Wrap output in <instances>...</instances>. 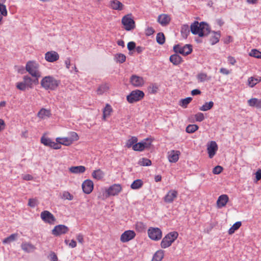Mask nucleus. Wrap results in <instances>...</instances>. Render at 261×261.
I'll return each instance as SVG.
<instances>
[{
  "label": "nucleus",
  "mask_w": 261,
  "mask_h": 261,
  "mask_svg": "<svg viewBox=\"0 0 261 261\" xmlns=\"http://www.w3.org/2000/svg\"><path fill=\"white\" fill-rule=\"evenodd\" d=\"M190 31L193 34L202 37L208 35L211 32V29L205 22L195 21L191 24Z\"/></svg>",
  "instance_id": "nucleus-1"
},
{
  "label": "nucleus",
  "mask_w": 261,
  "mask_h": 261,
  "mask_svg": "<svg viewBox=\"0 0 261 261\" xmlns=\"http://www.w3.org/2000/svg\"><path fill=\"white\" fill-rule=\"evenodd\" d=\"M60 81L51 75L46 76L41 80V87L46 90L54 91L59 87Z\"/></svg>",
  "instance_id": "nucleus-2"
},
{
  "label": "nucleus",
  "mask_w": 261,
  "mask_h": 261,
  "mask_svg": "<svg viewBox=\"0 0 261 261\" xmlns=\"http://www.w3.org/2000/svg\"><path fill=\"white\" fill-rule=\"evenodd\" d=\"M39 65L35 61H30L26 64V70L33 77H35L37 81H38V79L41 76V72L39 71Z\"/></svg>",
  "instance_id": "nucleus-3"
},
{
  "label": "nucleus",
  "mask_w": 261,
  "mask_h": 261,
  "mask_svg": "<svg viewBox=\"0 0 261 261\" xmlns=\"http://www.w3.org/2000/svg\"><path fill=\"white\" fill-rule=\"evenodd\" d=\"M178 233L176 231H172L166 234L162 239L161 246L162 248L170 247L177 238Z\"/></svg>",
  "instance_id": "nucleus-4"
},
{
  "label": "nucleus",
  "mask_w": 261,
  "mask_h": 261,
  "mask_svg": "<svg viewBox=\"0 0 261 261\" xmlns=\"http://www.w3.org/2000/svg\"><path fill=\"white\" fill-rule=\"evenodd\" d=\"M144 93L140 90L132 91L129 95L126 96V99L129 103H133L141 100L144 97Z\"/></svg>",
  "instance_id": "nucleus-5"
},
{
  "label": "nucleus",
  "mask_w": 261,
  "mask_h": 261,
  "mask_svg": "<svg viewBox=\"0 0 261 261\" xmlns=\"http://www.w3.org/2000/svg\"><path fill=\"white\" fill-rule=\"evenodd\" d=\"M174 51L176 54H180L183 56L190 54L192 51V46L190 44H177L173 47Z\"/></svg>",
  "instance_id": "nucleus-6"
},
{
  "label": "nucleus",
  "mask_w": 261,
  "mask_h": 261,
  "mask_svg": "<svg viewBox=\"0 0 261 261\" xmlns=\"http://www.w3.org/2000/svg\"><path fill=\"white\" fill-rule=\"evenodd\" d=\"M121 22L126 31H131L135 28V22L130 14L124 16L122 18Z\"/></svg>",
  "instance_id": "nucleus-7"
},
{
  "label": "nucleus",
  "mask_w": 261,
  "mask_h": 261,
  "mask_svg": "<svg viewBox=\"0 0 261 261\" xmlns=\"http://www.w3.org/2000/svg\"><path fill=\"white\" fill-rule=\"evenodd\" d=\"M148 235L152 240L158 241L162 238V232L159 228L150 227L148 230Z\"/></svg>",
  "instance_id": "nucleus-8"
},
{
  "label": "nucleus",
  "mask_w": 261,
  "mask_h": 261,
  "mask_svg": "<svg viewBox=\"0 0 261 261\" xmlns=\"http://www.w3.org/2000/svg\"><path fill=\"white\" fill-rule=\"evenodd\" d=\"M42 220L45 223L53 224L56 221L54 216L48 211H44L40 214Z\"/></svg>",
  "instance_id": "nucleus-9"
},
{
  "label": "nucleus",
  "mask_w": 261,
  "mask_h": 261,
  "mask_svg": "<svg viewBox=\"0 0 261 261\" xmlns=\"http://www.w3.org/2000/svg\"><path fill=\"white\" fill-rule=\"evenodd\" d=\"M41 142L44 145L49 146L55 149H59L61 148V146L60 143H58L57 141L56 142L53 141L51 139L48 138L42 137L41 138Z\"/></svg>",
  "instance_id": "nucleus-10"
},
{
  "label": "nucleus",
  "mask_w": 261,
  "mask_h": 261,
  "mask_svg": "<svg viewBox=\"0 0 261 261\" xmlns=\"http://www.w3.org/2000/svg\"><path fill=\"white\" fill-rule=\"evenodd\" d=\"M69 231L67 226L64 225H56L52 230V234L55 236H59L61 234H65Z\"/></svg>",
  "instance_id": "nucleus-11"
},
{
  "label": "nucleus",
  "mask_w": 261,
  "mask_h": 261,
  "mask_svg": "<svg viewBox=\"0 0 261 261\" xmlns=\"http://www.w3.org/2000/svg\"><path fill=\"white\" fill-rule=\"evenodd\" d=\"M130 83L135 87H141L144 84V80L141 76L134 74L130 77Z\"/></svg>",
  "instance_id": "nucleus-12"
},
{
  "label": "nucleus",
  "mask_w": 261,
  "mask_h": 261,
  "mask_svg": "<svg viewBox=\"0 0 261 261\" xmlns=\"http://www.w3.org/2000/svg\"><path fill=\"white\" fill-rule=\"evenodd\" d=\"M121 190L122 187L120 184H114L110 186L106 191L109 196H115L117 195Z\"/></svg>",
  "instance_id": "nucleus-13"
},
{
  "label": "nucleus",
  "mask_w": 261,
  "mask_h": 261,
  "mask_svg": "<svg viewBox=\"0 0 261 261\" xmlns=\"http://www.w3.org/2000/svg\"><path fill=\"white\" fill-rule=\"evenodd\" d=\"M177 195L178 192L177 191L171 190L164 196V201L167 203H171L177 197Z\"/></svg>",
  "instance_id": "nucleus-14"
},
{
  "label": "nucleus",
  "mask_w": 261,
  "mask_h": 261,
  "mask_svg": "<svg viewBox=\"0 0 261 261\" xmlns=\"http://www.w3.org/2000/svg\"><path fill=\"white\" fill-rule=\"evenodd\" d=\"M136 236V233L133 230L125 231L121 236L120 241L123 242H127L134 239Z\"/></svg>",
  "instance_id": "nucleus-15"
},
{
  "label": "nucleus",
  "mask_w": 261,
  "mask_h": 261,
  "mask_svg": "<svg viewBox=\"0 0 261 261\" xmlns=\"http://www.w3.org/2000/svg\"><path fill=\"white\" fill-rule=\"evenodd\" d=\"M59 59V55L55 51H47L45 54V59L48 62H54Z\"/></svg>",
  "instance_id": "nucleus-16"
},
{
  "label": "nucleus",
  "mask_w": 261,
  "mask_h": 261,
  "mask_svg": "<svg viewBox=\"0 0 261 261\" xmlns=\"http://www.w3.org/2000/svg\"><path fill=\"white\" fill-rule=\"evenodd\" d=\"M124 7V5L118 0H111L109 3V7L114 10L121 11Z\"/></svg>",
  "instance_id": "nucleus-17"
},
{
  "label": "nucleus",
  "mask_w": 261,
  "mask_h": 261,
  "mask_svg": "<svg viewBox=\"0 0 261 261\" xmlns=\"http://www.w3.org/2000/svg\"><path fill=\"white\" fill-rule=\"evenodd\" d=\"M83 192L86 194H90L93 189V183L92 180L87 179L82 184Z\"/></svg>",
  "instance_id": "nucleus-18"
},
{
  "label": "nucleus",
  "mask_w": 261,
  "mask_h": 261,
  "mask_svg": "<svg viewBox=\"0 0 261 261\" xmlns=\"http://www.w3.org/2000/svg\"><path fill=\"white\" fill-rule=\"evenodd\" d=\"M229 200L228 196L223 194L220 195L217 201L216 206L218 208H221L225 206Z\"/></svg>",
  "instance_id": "nucleus-19"
},
{
  "label": "nucleus",
  "mask_w": 261,
  "mask_h": 261,
  "mask_svg": "<svg viewBox=\"0 0 261 261\" xmlns=\"http://www.w3.org/2000/svg\"><path fill=\"white\" fill-rule=\"evenodd\" d=\"M170 16L165 14L160 15L158 18V22L162 26H166L170 21Z\"/></svg>",
  "instance_id": "nucleus-20"
},
{
  "label": "nucleus",
  "mask_w": 261,
  "mask_h": 261,
  "mask_svg": "<svg viewBox=\"0 0 261 261\" xmlns=\"http://www.w3.org/2000/svg\"><path fill=\"white\" fill-rule=\"evenodd\" d=\"M247 103L250 107L261 109V99L252 98L248 100Z\"/></svg>",
  "instance_id": "nucleus-21"
},
{
  "label": "nucleus",
  "mask_w": 261,
  "mask_h": 261,
  "mask_svg": "<svg viewBox=\"0 0 261 261\" xmlns=\"http://www.w3.org/2000/svg\"><path fill=\"white\" fill-rule=\"evenodd\" d=\"M50 116V111L44 108H42L37 114V116L41 119L49 117Z\"/></svg>",
  "instance_id": "nucleus-22"
},
{
  "label": "nucleus",
  "mask_w": 261,
  "mask_h": 261,
  "mask_svg": "<svg viewBox=\"0 0 261 261\" xmlns=\"http://www.w3.org/2000/svg\"><path fill=\"white\" fill-rule=\"evenodd\" d=\"M169 60L174 65H178L183 61L182 58L176 53L171 55Z\"/></svg>",
  "instance_id": "nucleus-23"
},
{
  "label": "nucleus",
  "mask_w": 261,
  "mask_h": 261,
  "mask_svg": "<svg viewBox=\"0 0 261 261\" xmlns=\"http://www.w3.org/2000/svg\"><path fill=\"white\" fill-rule=\"evenodd\" d=\"M21 249L25 252L29 253L33 251L36 247L30 243L24 242L21 245Z\"/></svg>",
  "instance_id": "nucleus-24"
},
{
  "label": "nucleus",
  "mask_w": 261,
  "mask_h": 261,
  "mask_svg": "<svg viewBox=\"0 0 261 261\" xmlns=\"http://www.w3.org/2000/svg\"><path fill=\"white\" fill-rule=\"evenodd\" d=\"M112 111L113 109L112 107L110 105L107 103L102 111V119L106 120L107 118L111 115Z\"/></svg>",
  "instance_id": "nucleus-25"
},
{
  "label": "nucleus",
  "mask_w": 261,
  "mask_h": 261,
  "mask_svg": "<svg viewBox=\"0 0 261 261\" xmlns=\"http://www.w3.org/2000/svg\"><path fill=\"white\" fill-rule=\"evenodd\" d=\"M149 145L146 142L136 143L133 146V149L135 151H143L145 148L148 147Z\"/></svg>",
  "instance_id": "nucleus-26"
},
{
  "label": "nucleus",
  "mask_w": 261,
  "mask_h": 261,
  "mask_svg": "<svg viewBox=\"0 0 261 261\" xmlns=\"http://www.w3.org/2000/svg\"><path fill=\"white\" fill-rule=\"evenodd\" d=\"M180 152L177 150H172L168 156V159L170 162H176L179 159Z\"/></svg>",
  "instance_id": "nucleus-27"
},
{
  "label": "nucleus",
  "mask_w": 261,
  "mask_h": 261,
  "mask_svg": "<svg viewBox=\"0 0 261 261\" xmlns=\"http://www.w3.org/2000/svg\"><path fill=\"white\" fill-rule=\"evenodd\" d=\"M86 168L84 166H72L69 168V171L73 173H82L85 172Z\"/></svg>",
  "instance_id": "nucleus-28"
},
{
  "label": "nucleus",
  "mask_w": 261,
  "mask_h": 261,
  "mask_svg": "<svg viewBox=\"0 0 261 261\" xmlns=\"http://www.w3.org/2000/svg\"><path fill=\"white\" fill-rule=\"evenodd\" d=\"M104 175V173L100 169L94 170L92 173V177L97 180L101 179L103 178Z\"/></svg>",
  "instance_id": "nucleus-29"
},
{
  "label": "nucleus",
  "mask_w": 261,
  "mask_h": 261,
  "mask_svg": "<svg viewBox=\"0 0 261 261\" xmlns=\"http://www.w3.org/2000/svg\"><path fill=\"white\" fill-rule=\"evenodd\" d=\"M56 141L60 143V145H64L65 146H69L72 144L71 141L70 140L69 137H64L62 138H57Z\"/></svg>",
  "instance_id": "nucleus-30"
},
{
  "label": "nucleus",
  "mask_w": 261,
  "mask_h": 261,
  "mask_svg": "<svg viewBox=\"0 0 261 261\" xmlns=\"http://www.w3.org/2000/svg\"><path fill=\"white\" fill-rule=\"evenodd\" d=\"M261 81V77L259 76L257 78H254V77H249L248 80V85L249 87L252 88L257 83Z\"/></svg>",
  "instance_id": "nucleus-31"
},
{
  "label": "nucleus",
  "mask_w": 261,
  "mask_h": 261,
  "mask_svg": "<svg viewBox=\"0 0 261 261\" xmlns=\"http://www.w3.org/2000/svg\"><path fill=\"white\" fill-rule=\"evenodd\" d=\"M18 237V233H13L11 234L10 236L7 237L5 238L3 241V243L4 244H10V243L15 241L16 240Z\"/></svg>",
  "instance_id": "nucleus-32"
},
{
  "label": "nucleus",
  "mask_w": 261,
  "mask_h": 261,
  "mask_svg": "<svg viewBox=\"0 0 261 261\" xmlns=\"http://www.w3.org/2000/svg\"><path fill=\"white\" fill-rule=\"evenodd\" d=\"M164 257V251L163 250H159L153 255L152 261H161Z\"/></svg>",
  "instance_id": "nucleus-33"
},
{
  "label": "nucleus",
  "mask_w": 261,
  "mask_h": 261,
  "mask_svg": "<svg viewBox=\"0 0 261 261\" xmlns=\"http://www.w3.org/2000/svg\"><path fill=\"white\" fill-rule=\"evenodd\" d=\"M65 64L66 65V68L69 69V71L71 73H72L73 71H74L75 73H77L78 72V70L76 68L75 65H74L73 67H71V68H70V59L69 58H67L66 59V60H65Z\"/></svg>",
  "instance_id": "nucleus-34"
},
{
  "label": "nucleus",
  "mask_w": 261,
  "mask_h": 261,
  "mask_svg": "<svg viewBox=\"0 0 261 261\" xmlns=\"http://www.w3.org/2000/svg\"><path fill=\"white\" fill-rule=\"evenodd\" d=\"M143 181L141 179H136L132 184L130 187L132 189L137 190L141 188L143 186Z\"/></svg>",
  "instance_id": "nucleus-35"
},
{
  "label": "nucleus",
  "mask_w": 261,
  "mask_h": 261,
  "mask_svg": "<svg viewBox=\"0 0 261 261\" xmlns=\"http://www.w3.org/2000/svg\"><path fill=\"white\" fill-rule=\"evenodd\" d=\"M190 29L188 24H184L181 28L180 32L181 35L184 38H187L190 33Z\"/></svg>",
  "instance_id": "nucleus-36"
},
{
  "label": "nucleus",
  "mask_w": 261,
  "mask_h": 261,
  "mask_svg": "<svg viewBox=\"0 0 261 261\" xmlns=\"http://www.w3.org/2000/svg\"><path fill=\"white\" fill-rule=\"evenodd\" d=\"M109 89V86L107 84H102L97 89V92L98 94L101 95L107 92Z\"/></svg>",
  "instance_id": "nucleus-37"
},
{
  "label": "nucleus",
  "mask_w": 261,
  "mask_h": 261,
  "mask_svg": "<svg viewBox=\"0 0 261 261\" xmlns=\"http://www.w3.org/2000/svg\"><path fill=\"white\" fill-rule=\"evenodd\" d=\"M210 79V76H208L206 73L203 72H200L197 75V79L198 82H204L206 81H207Z\"/></svg>",
  "instance_id": "nucleus-38"
},
{
  "label": "nucleus",
  "mask_w": 261,
  "mask_h": 261,
  "mask_svg": "<svg viewBox=\"0 0 261 261\" xmlns=\"http://www.w3.org/2000/svg\"><path fill=\"white\" fill-rule=\"evenodd\" d=\"M114 59L117 63H123L125 61L126 56L121 53L117 54L115 55Z\"/></svg>",
  "instance_id": "nucleus-39"
},
{
  "label": "nucleus",
  "mask_w": 261,
  "mask_h": 261,
  "mask_svg": "<svg viewBox=\"0 0 261 261\" xmlns=\"http://www.w3.org/2000/svg\"><path fill=\"white\" fill-rule=\"evenodd\" d=\"M23 83L27 86L28 88H32L33 85V80L29 76L25 75L23 77Z\"/></svg>",
  "instance_id": "nucleus-40"
},
{
  "label": "nucleus",
  "mask_w": 261,
  "mask_h": 261,
  "mask_svg": "<svg viewBox=\"0 0 261 261\" xmlns=\"http://www.w3.org/2000/svg\"><path fill=\"white\" fill-rule=\"evenodd\" d=\"M241 222L238 221L236 222L229 229L228 233L230 234H231L234 232L236 230L238 229L240 226H241Z\"/></svg>",
  "instance_id": "nucleus-41"
},
{
  "label": "nucleus",
  "mask_w": 261,
  "mask_h": 261,
  "mask_svg": "<svg viewBox=\"0 0 261 261\" xmlns=\"http://www.w3.org/2000/svg\"><path fill=\"white\" fill-rule=\"evenodd\" d=\"M198 129L196 124H189L186 127V130L188 133H193Z\"/></svg>",
  "instance_id": "nucleus-42"
},
{
  "label": "nucleus",
  "mask_w": 261,
  "mask_h": 261,
  "mask_svg": "<svg viewBox=\"0 0 261 261\" xmlns=\"http://www.w3.org/2000/svg\"><path fill=\"white\" fill-rule=\"evenodd\" d=\"M249 56L257 59H261V52L256 49H252L249 53Z\"/></svg>",
  "instance_id": "nucleus-43"
},
{
  "label": "nucleus",
  "mask_w": 261,
  "mask_h": 261,
  "mask_svg": "<svg viewBox=\"0 0 261 261\" xmlns=\"http://www.w3.org/2000/svg\"><path fill=\"white\" fill-rule=\"evenodd\" d=\"M156 42L160 44H163L165 41V38L164 34L163 33H159L157 34L156 37Z\"/></svg>",
  "instance_id": "nucleus-44"
},
{
  "label": "nucleus",
  "mask_w": 261,
  "mask_h": 261,
  "mask_svg": "<svg viewBox=\"0 0 261 261\" xmlns=\"http://www.w3.org/2000/svg\"><path fill=\"white\" fill-rule=\"evenodd\" d=\"M192 98L190 97H187L184 99H181L180 101L179 105L184 108H186L187 107V105L192 101Z\"/></svg>",
  "instance_id": "nucleus-45"
},
{
  "label": "nucleus",
  "mask_w": 261,
  "mask_h": 261,
  "mask_svg": "<svg viewBox=\"0 0 261 261\" xmlns=\"http://www.w3.org/2000/svg\"><path fill=\"white\" fill-rule=\"evenodd\" d=\"M221 37V32L213 31V45L219 41Z\"/></svg>",
  "instance_id": "nucleus-46"
},
{
  "label": "nucleus",
  "mask_w": 261,
  "mask_h": 261,
  "mask_svg": "<svg viewBox=\"0 0 261 261\" xmlns=\"http://www.w3.org/2000/svg\"><path fill=\"white\" fill-rule=\"evenodd\" d=\"M137 141L138 139L136 137H132L127 141L126 144V146L127 148H130L131 147H133V145L137 143Z\"/></svg>",
  "instance_id": "nucleus-47"
},
{
  "label": "nucleus",
  "mask_w": 261,
  "mask_h": 261,
  "mask_svg": "<svg viewBox=\"0 0 261 261\" xmlns=\"http://www.w3.org/2000/svg\"><path fill=\"white\" fill-rule=\"evenodd\" d=\"M69 138L71 141L72 143L79 140V137L77 134L74 132H71L69 134Z\"/></svg>",
  "instance_id": "nucleus-48"
},
{
  "label": "nucleus",
  "mask_w": 261,
  "mask_h": 261,
  "mask_svg": "<svg viewBox=\"0 0 261 261\" xmlns=\"http://www.w3.org/2000/svg\"><path fill=\"white\" fill-rule=\"evenodd\" d=\"M212 108V101H210L208 103L206 102L204 105L201 106L199 110L203 111H205L210 110Z\"/></svg>",
  "instance_id": "nucleus-49"
},
{
  "label": "nucleus",
  "mask_w": 261,
  "mask_h": 261,
  "mask_svg": "<svg viewBox=\"0 0 261 261\" xmlns=\"http://www.w3.org/2000/svg\"><path fill=\"white\" fill-rule=\"evenodd\" d=\"M47 258L50 261H58V258L57 254L53 251H50L47 256Z\"/></svg>",
  "instance_id": "nucleus-50"
},
{
  "label": "nucleus",
  "mask_w": 261,
  "mask_h": 261,
  "mask_svg": "<svg viewBox=\"0 0 261 261\" xmlns=\"http://www.w3.org/2000/svg\"><path fill=\"white\" fill-rule=\"evenodd\" d=\"M0 12L1 13V15L6 16L7 15V10L6 9V7L3 4L0 3Z\"/></svg>",
  "instance_id": "nucleus-51"
},
{
  "label": "nucleus",
  "mask_w": 261,
  "mask_h": 261,
  "mask_svg": "<svg viewBox=\"0 0 261 261\" xmlns=\"http://www.w3.org/2000/svg\"><path fill=\"white\" fill-rule=\"evenodd\" d=\"M62 198L71 200L73 199V196L68 191H64L63 193Z\"/></svg>",
  "instance_id": "nucleus-52"
},
{
  "label": "nucleus",
  "mask_w": 261,
  "mask_h": 261,
  "mask_svg": "<svg viewBox=\"0 0 261 261\" xmlns=\"http://www.w3.org/2000/svg\"><path fill=\"white\" fill-rule=\"evenodd\" d=\"M16 86L18 89L21 91H25L26 89L28 88L23 82L17 83Z\"/></svg>",
  "instance_id": "nucleus-53"
},
{
  "label": "nucleus",
  "mask_w": 261,
  "mask_h": 261,
  "mask_svg": "<svg viewBox=\"0 0 261 261\" xmlns=\"http://www.w3.org/2000/svg\"><path fill=\"white\" fill-rule=\"evenodd\" d=\"M148 89L151 93L154 94L157 92L158 87L155 84H152L149 86Z\"/></svg>",
  "instance_id": "nucleus-54"
},
{
  "label": "nucleus",
  "mask_w": 261,
  "mask_h": 261,
  "mask_svg": "<svg viewBox=\"0 0 261 261\" xmlns=\"http://www.w3.org/2000/svg\"><path fill=\"white\" fill-rule=\"evenodd\" d=\"M194 117L197 121L201 122L203 120L204 117V115L202 113H198L196 114Z\"/></svg>",
  "instance_id": "nucleus-55"
},
{
  "label": "nucleus",
  "mask_w": 261,
  "mask_h": 261,
  "mask_svg": "<svg viewBox=\"0 0 261 261\" xmlns=\"http://www.w3.org/2000/svg\"><path fill=\"white\" fill-rule=\"evenodd\" d=\"M255 178L254 179V182H257L261 179V169H258L255 173Z\"/></svg>",
  "instance_id": "nucleus-56"
},
{
  "label": "nucleus",
  "mask_w": 261,
  "mask_h": 261,
  "mask_svg": "<svg viewBox=\"0 0 261 261\" xmlns=\"http://www.w3.org/2000/svg\"><path fill=\"white\" fill-rule=\"evenodd\" d=\"M37 205V200L36 199L30 198L29 200L28 205L31 207H35Z\"/></svg>",
  "instance_id": "nucleus-57"
},
{
  "label": "nucleus",
  "mask_w": 261,
  "mask_h": 261,
  "mask_svg": "<svg viewBox=\"0 0 261 261\" xmlns=\"http://www.w3.org/2000/svg\"><path fill=\"white\" fill-rule=\"evenodd\" d=\"M136 228L138 231H141L144 228V225L141 222H137L136 224Z\"/></svg>",
  "instance_id": "nucleus-58"
},
{
  "label": "nucleus",
  "mask_w": 261,
  "mask_h": 261,
  "mask_svg": "<svg viewBox=\"0 0 261 261\" xmlns=\"http://www.w3.org/2000/svg\"><path fill=\"white\" fill-rule=\"evenodd\" d=\"M207 151L210 158H212V141L207 143Z\"/></svg>",
  "instance_id": "nucleus-59"
},
{
  "label": "nucleus",
  "mask_w": 261,
  "mask_h": 261,
  "mask_svg": "<svg viewBox=\"0 0 261 261\" xmlns=\"http://www.w3.org/2000/svg\"><path fill=\"white\" fill-rule=\"evenodd\" d=\"M223 170V168L220 166H217L213 168V174H218L220 173Z\"/></svg>",
  "instance_id": "nucleus-60"
},
{
  "label": "nucleus",
  "mask_w": 261,
  "mask_h": 261,
  "mask_svg": "<svg viewBox=\"0 0 261 261\" xmlns=\"http://www.w3.org/2000/svg\"><path fill=\"white\" fill-rule=\"evenodd\" d=\"M136 48V43L134 42L131 41L127 44V48L129 50H132Z\"/></svg>",
  "instance_id": "nucleus-61"
},
{
  "label": "nucleus",
  "mask_w": 261,
  "mask_h": 261,
  "mask_svg": "<svg viewBox=\"0 0 261 261\" xmlns=\"http://www.w3.org/2000/svg\"><path fill=\"white\" fill-rule=\"evenodd\" d=\"M154 32V30L152 27H148L146 30V34L147 36H150L153 34Z\"/></svg>",
  "instance_id": "nucleus-62"
},
{
  "label": "nucleus",
  "mask_w": 261,
  "mask_h": 261,
  "mask_svg": "<svg viewBox=\"0 0 261 261\" xmlns=\"http://www.w3.org/2000/svg\"><path fill=\"white\" fill-rule=\"evenodd\" d=\"M232 41V38L230 36H227L223 39V42L225 44H228Z\"/></svg>",
  "instance_id": "nucleus-63"
},
{
  "label": "nucleus",
  "mask_w": 261,
  "mask_h": 261,
  "mask_svg": "<svg viewBox=\"0 0 261 261\" xmlns=\"http://www.w3.org/2000/svg\"><path fill=\"white\" fill-rule=\"evenodd\" d=\"M76 239L79 243L83 244L84 242V238L83 234L81 233L78 234L76 236Z\"/></svg>",
  "instance_id": "nucleus-64"
}]
</instances>
